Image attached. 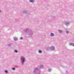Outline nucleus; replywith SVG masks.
<instances>
[{"label": "nucleus", "mask_w": 74, "mask_h": 74, "mask_svg": "<svg viewBox=\"0 0 74 74\" xmlns=\"http://www.w3.org/2000/svg\"><path fill=\"white\" fill-rule=\"evenodd\" d=\"M14 52H18V51H16V50H14Z\"/></svg>", "instance_id": "obj_10"}, {"label": "nucleus", "mask_w": 74, "mask_h": 74, "mask_svg": "<svg viewBox=\"0 0 74 74\" xmlns=\"http://www.w3.org/2000/svg\"><path fill=\"white\" fill-rule=\"evenodd\" d=\"M59 33H62V32H63V31L59 30Z\"/></svg>", "instance_id": "obj_8"}, {"label": "nucleus", "mask_w": 74, "mask_h": 74, "mask_svg": "<svg viewBox=\"0 0 74 74\" xmlns=\"http://www.w3.org/2000/svg\"><path fill=\"white\" fill-rule=\"evenodd\" d=\"M14 39L15 40V41H16V40H18V39L17 38L15 37L14 38Z\"/></svg>", "instance_id": "obj_6"}, {"label": "nucleus", "mask_w": 74, "mask_h": 74, "mask_svg": "<svg viewBox=\"0 0 74 74\" xmlns=\"http://www.w3.org/2000/svg\"><path fill=\"white\" fill-rule=\"evenodd\" d=\"M66 33H67V34H68V33H69V31H66Z\"/></svg>", "instance_id": "obj_12"}, {"label": "nucleus", "mask_w": 74, "mask_h": 74, "mask_svg": "<svg viewBox=\"0 0 74 74\" xmlns=\"http://www.w3.org/2000/svg\"><path fill=\"white\" fill-rule=\"evenodd\" d=\"M20 39H21V40H22V39H23V38L22 37H21L20 38Z\"/></svg>", "instance_id": "obj_13"}, {"label": "nucleus", "mask_w": 74, "mask_h": 74, "mask_svg": "<svg viewBox=\"0 0 74 74\" xmlns=\"http://www.w3.org/2000/svg\"><path fill=\"white\" fill-rule=\"evenodd\" d=\"M21 59H22V62H24L25 61V58H21Z\"/></svg>", "instance_id": "obj_2"}, {"label": "nucleus", "mask_w": 74, "mask_h": 74, "mask_svg": "<svg viewBox=\"0 0 74 74\" xmlns=\"http://www.w3.org/2000/svg\"><path fill=\"white\" fill-rule=\"evenodd\" d=\"M0 12H1V11L0 10Z\"/></svg>", "instance_id": "obj_14"}, {"label": "nucleus", "mask_w": 74, "mask_h": 74, "mask_svg": "<svg viewBox=\"0 0 74 74\" xmlns=\"http://www.w3.org/2000/svg\"><path fill=\"white\" fill-rule=\"evenodd\" d=\"M53 35H54V34L53 33H51V36H53Z\"/></svg>", "instance_id": "obj_5"}, {"label": "nucleus", "mask_w": 74, "mask_h": 74, "mask_svg": "<svg viewBox=\"0 0 74 74\" xmlns=\"http://www.w3.org/2000/svg\"><path fill=\"white\" fill-rule=\"evenodd\" d=\"M5 72L6 74H7V73H8V71H5Z\"/></svg>", "instance_id": "obj_9"}, {"label": "nucleus", "mask_w": 74, "mask_h": 74, "mask_svg": "<svg viewBox=\"0 0 74 74\" xmlns=\"http://www.w3.org/2000/svg\"><path fill=\"white\" fill-rule=\"evenodd\" d=\"M34 1V0H29V2H31V3H33V1Z\"/></svg>", "instance_id": "obj_3"}, {"label": "nucleus", "mask_w": 74, "mask_h": 74, "mask_svg": "<svg viewBox=\"0 0 74 74\" xmlns=\"http://www.w3.org/2000/svg\"><path fill=\"white\" fill-rule=\"evenodd\" d=\"M38 52L39 53H42V51H41V50H39L38 51Z\"/></svg>", "instance_id": "obj_4"}, {"label": "nucleus", "mask_w": 74, "mask_h": 74, "mask_svg": "<svg viewBox=\"0 0 74 74\" xmlns=\"http://www.w3.org/2000/svg\"><path fill=\"white\" fill-rule=\"evenodd\" d=\"M70 45H73V47H74V44L73 43H70Z\"/></svg>", "instance_id": "obj_7"}, {"label": "nucleus", "mask_w": 74, "mask_h": 74, "mask_svg": "<svg viewBox=\"0 0 74 74\" xmlns=\"http://www.w3.org/2000/svg\"><path fill=\"white\" fill-rule=\"evenodd\" d=\"M12 70H15V68H12Z\"/></svg>", "instance_id": "obj_11"}, {"label": "nucleus", "mask_w": 74, "mask_h": 74, "mask_svg": "<svg viewBox=\"0 0 74 74\" xmlns=\"http://www.w3.org/2000/svg\"><path fill=\"white\" fill-rule=\"evenodd\" d=\"M51 51H53V50L55 49V47H54L53 46H51Z\"/></svg>", "instance_id": "obj_1"}]
</instances>
